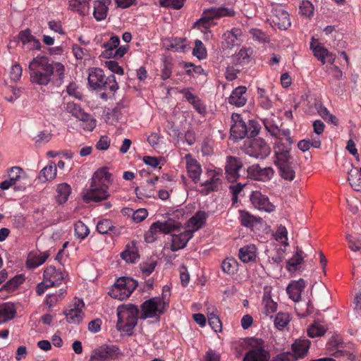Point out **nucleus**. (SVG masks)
<instances>
[{"label":"nucleus","instance_id":"13","mask_svg":"<svg viewBox=\"0 0 361 361\" xmlns=\"http://www.w3.org/2000/svg\"><path fill=\"white\" fill-rule=\"evenodd\" d=\"M243 166V162L240 158L233 156L226 157L225 174L229 182L234 183L239 178V171Z\"/></svg>","mask_w":361,"mask_h":361},{"label":"nucleus","instance_id":"60","mask_svg":"<svg viewBox=\"0 0 361 361\" xmlns=\"http://www.w3.org/2000/svg\"><path fill=\"white\" fill-rule=\"evenodd\" d=\"M208 322L209 326L215 332L221 331V322L220 319L214 312L208 314Z\"/></svg>","mask_w":361,"mask_h":361},{"label":"nucleus","instance_id":"39","mask_svg":"<svg viewBox=\"0 0 361 361\" xmlns=\"http://www.w3.org/2000/svg\"><path fill=\"white\" fill-rule=\"evenodd\" d=\"M71 193V188L67 183H61L57 185L56 188V199L58 203L63 204L68 199Z\"/></svg>","mask_w":361,"mask_h":361},{"label":"nucleus","instance_id":"49","mask_svg":"<svg viewBox=\"0 0 361 361\" xmlns=\"http://www.w3.org/2000/svg\"><path fill=\"white\" fill-rule=\"evenodd\" d=\"M321 146V141L319 139L310 140V139H304L298 143V147L302 152H306L310 149L311 147L314 148H319Z\"/></svg>","mask_w":361,"mask_h":361},{"label":"nucleus","instance_id":"12","mask_svg":"<svg viewBox=\"0 0 361 361\" xmlns=\"http://www.w3.org/2000/svg\"><path fill=\"white\" fill-rule=\"evenodd\" d=\"M270 20L274 26L283 30H287L291 25L288 13L278 5L272 8Z\"/></svg>","mask_w":361,"mask_h":361},{"label":"nucleus","instance_id":"2","mask_svg":"<svg viewBox=\"0 0 361 361\" xmlns=\"http://www.w3.org/2000/svg\"><path fill=\"white\" fill-rule=\"evenodd\" d=\"M88 84L93 90L115 92L118 89V84L114 75L106 77L104 71L99 68L89 69Z\"/></svg>","mask_w":361,"mask_h":361},{"label":"nucleus","instance_id":"48","mask_svg":"<svg viewBox=\"0 0 361 361\" xmlns=\"http://www.w3.org/2000/svg\"><path fill=\"white\" fill-rule=\"evenodd\" d=\"M327 329L318 322L311 324L307 329V334L311 338L322 336L326 332Z\"/></svg>","mask_w":361,"mask_h":361},{"label":"nucleus","instance_id":"8","mask_svg":"<svg viewBox=\"0 0 361 361\" xmlns=\"http://www.w3.org/2000/svg\"><path fill=\"white\" fill-rule=\"evenodd\" d=\"M166 310L164 305L160 302V297H154L142 304L140 318H155L164 314Z\"/></svg>","mask_w":361,"mask_h":361},{"label":"nucleus","instance_id":"28","mask_svg":"<svg viewBox=\"0 0 361 361\" xmlns=\"http://www.w3.org/2000/svg\"><path fill=\"white\" fill-rule=\"evenodd\" d=\"M207 219L206 212L204 211H198L188 221V231H190L192 235L201 228L205 224Z\"/></svg>","mask_w":361,"mask_h":361},{"label":"nucleus","instance_id":"54","mask_svg":"<svg viewBox=\"0 0 361 361\" xmlns=\"http://www.w3.org/2000/svg\"><path fill=\"white\" fill-rule=\"evenodd\" d=\"M290 322V316L286 312H279L274 319V325L279 329L284 328Z\"/></svg>","mask_w":361,"mask_h":361},{"label":"nucleus","instance_id":"7","mask_svg":"<svg viewBox=\"0 0 361 361\" xmlns=\"http://www.w3.org/2000/svg\"><path fill=\"white\" fill-rule=\"evenodd\" d=\"M245 152L256 159H264L270 154L271 148L264 140L258 137L245 145Z\"/></svg>","mask_w":361,"mask_h":361},{"label":"nucleus","instance_id":"15","mask_svg":"<svg viewBox=\"0 0 361 361\" xmlns=\"http://www.w3.org/2000/svg\"><path fill=\"white\" fill-rule=\"evenodd\" d=\"M247 177L259 181H268L274 174V169L270 167L262 168L259 164H253L247 169Z\"/></svg>","mask_w":361,"mask_h":361},{"label":"nucleus","instance_id":"37","mask_svg":"<svg viewBox=\"0 0 361 361\" xmlns=\"http://www.w3.org/2000/svg\"><path fill=\"white\" fill-rule=\"evenodd\" d=\"M120 43V39L117 36H112L107 42L102 45L104 50L102 53L104 58H111L113 56L115 49H116Z\"/></svg>","mask_w":361,"mask_h":361},{"label":"nucleus","instance_id":"34","mask_svg":"<svg viewBox=\"0 0 361 361\" xmlns=\"http://www.w3.org/2000/svg\"><path fill=\"white\" fill-rule=\"evenodd\" d=\"M310 342L308 339H298L292 345L294 356L296 358L303 357L308 352Z\"/></svg>","mask_w":361,"mask_h":361},{"label":"nucleus","instance_id":"31","mask_svg":"<svg viewBox=\"0 0 361 361\" xmlns=\"http://www.w3.org/2000/svg\"><path fill=\"white\" fill-rule=\"evenodd\" d=\"M242 35V32L238 28H233L231 30H227L223 35L224 44L227 49H231L238 44V37Z\"/></svg>","mask_w":361,"mask_h":361},{"label":"nucleus","instance_id":"33","mask_svg":"<svg viewBox=\"0 0 361 361\" xmlns=\"http://www.w3.org/2000/svg\"><path fill=\"white\" fill-rule=\"evenodd\" d=\"M22 169L18 166L12 167L9 172V178L5 180L0 183V188L1 190H8L20 179Z\"/></svg>","mask_w":361,"mask_h":361},{"label":"nucleus","instance_id":"42","mask_svg":"<svg viewBox=\"0 0 361 361\" xmlns=\"http://www.w3.org/2000/svg\"><path fill=\"white\" fill-rule=\"evenodd\" d=\"M16 314L13 305L5 303L0 306V324L12 319Z\"/></svg>","mask_w":361,"mask_h":361},{"label":"nucleus","instance_id":"25","mask_svg":"<svg viewBox=\"0 0 361 361\" xmlns=\"http://www.w3.org/2000/svg\"><path fill=\"white\" fill-rule=\"evenodd\" d=\"M262 313L266 317H272L273 314L277 310V303L273 300L271 291L266 288L262 298Z\"/></svg>","mask_w":361,"mask_h":361},{"label":"nucleus","instance_id":"3","mask_svg":"<svg viewBox=\"0 0 361 361\" xmlns=\"http://www.w3.org/2000/svg\"><path fill=\"white\" fill-rule=\"evenodd\" d=\"M183 215V213L181 211H177L174 217H169L164 221L154 222L145 233V240L147 243H152L156 240L157 233L169 234L172 231L179 230L181 223L176 218Z\"/></svg>","mask_w":361,"mask_h":361},{"label":"nucleus","instance_id":"57","mask_svg":"<svg viewBox=\"0 0 361 361\" xmlns=\"http://www.w3.org/2000/svg\"><path fill=\"white\" fill-rule=\"evenodd\" d=\"M51 139V134L47 131H40L33 138L35 145L37 147H41L49 142Z\"/></svg>","mask_w":361,"mask_h":361},{"label":"nucleus","instance_id":"1","mask_svg":"<svg viewBox=\"0 0 361 361\" xmlns=\"http://www.w3.org/2000/svg\"><path fill=\"white\" fill-rule=\"evenodd\" d=\"M30 82L39 86H47L50 82L61 85L65 73L64 66L57 61L49 62L47 57L38 55L28 66Z\"/></svg>","mask_w":361,"mask_h":361},{"label":"nucleus","instance_id":"14","mask_svg":"<svg viewBox=\"0 0 361 361\" xmlns=\"http://www.w3.org/2000/svg\"><path fill=\"white\" fill-rule=\"evenodd\" d=\"M109 195L108 187H100L90 184V188L83 193L82 199L86 203L91 202H99L106 200Z\"/></svg>","mask_w":361,"mask_h":361},{"label":"nucleus","instance_id":"21","mask_svg":"<svg viewBox=\"0 0 361 361\" xmlns=\"http://www.w3.org/2000/svg\"><path fill=\"white\" fill-rule=\"evenodd\" d=\"M192 236V233L187 230L178 235H173L171 236L170 250L172 252H176L184 248Z\"/></svg>","mask_w":361,"mask_h":361},{"label":"nucleus","instance_id":"46","mask_svg":"<svg viewBox=\"0 0 361 361\" xmlns=\"http://www.w3.org/2000/svg\"><path fill=\"white\" fill-rule=\"evenodd\" d=\"M311 49L313 51L314 56L322 62V64L326 63L325 59L326 57L331 56V54L329 52V51L324 47L322 44H317L314 46L312 43L310 45Z\"/></svg>","mask_w":361,"mask_h":361},{"label":"nucleus","instance_id":"45","mask_svg":"<svg viewBox=\"0 0 361 361\" xmlns=\"http://www.w3.org/2000/svg\"><path fill=\"white\" fill-rule=\"evenodd\" d=\"M97 231L101 234H107L109 231L116 234L118 230L109 219H102L97 224Z\"/></svg>","mask_w":361,"mask_h":361},{"label":"nucleus","instance_id":"35","mask_svg":"<svg viewBox=\"0 0 361 361\" xmlns=\"http://www.w3.org/2000/svg\"><path fill=\"white\" fill-rule=\"evenodd\" d=\"M49 254L47 252L37 253H30L27 259V266L30 269H35L43 264L47 259L49 257Z\"/></svg>","mask_w":361,"mask_h":361},{"label":"nucleus","instance_id":"61","mask_svg":"<svg viewBox=\"0 0 361 361\" xmlns=\"http://www.w3.org/2000/svg\"><path fill=\"white\" fill-rule=\"evenodd\" d=\"M184 0H160L159 4L163 7L179 9L183 6Z\"/></svg>","mask_w":361,"mask_h":361},{"label":"nucleus","instance_id":"58","mask_svg":"<svg viewBox=\"0 0 361 361\" xmlns=\"http://www.w3.org/2000/svg\"><path fill=\"white\" fill-rule=\"evenodd\" d=\"M192 54L199 59H203L207 57V51L201 40H195Z\"/></svg>","mask_w":361,"mask_h":361},{"label":"nucleus","instance_id":"47","mask_svg":"<svg viewBox=\"0 0 361 361\" xmlns=\"http://www.w3.org/2000/svg\"><path fill=\"white\" fill-rule=\"evenodd\" d=\"M303 252L298 250L296 253L287 262L286 267L288 271H297L298 266L303 261Z\"/></svg>","mask_w":361,"mask_h":361},{"label":"nucleus","instance_id":"23","mask_svg":"<svg viewBox=\"0 0 361 361\" xmlns=\"http://www.w3.org/2000/svg\"><path fill=\"white\" fill-rule=\"evenodd\" d=\"M111 0H97L93 3V16L97 21L104 20L108 13Z\"/></svg>","mask_w":361,"mask_h":361},{"label":"nucleus","instance_id":"43","mask_svg":"<svg viewBox=\"0 0 361 361\" xmlns=\"http://www.w3.org/2000/svg\"><path fill=\"white\" fill-rule=\"evenodd\" d=\"M348 174V180L352 188L355 191H361V174L358 169H351Z\"/></svg>","mask_w":361,"mask_h":361},{"label":"nucleus","instance_id":"29","mask_svg":"<svg viewBox=\"0 0 361 361\" xmlns=\"http://www.w3.org/2000/svg\"><path fill=\"white\" fill-rule=\"evenodd\" d=\"M43 276L44 280L54 282V286H55L65 278V274L61 270L56 269L54 267L50 266L44 271Z\"/></svg>","mask_w":361,"mask_h":361},{"label":"nucleus","instance_id":"24","mask_svg":"<svg viewBox=\"0 0 361 361\" xmlns=\"http://www.w3.org/2000/svg\"><path fill=\"white\" fill-rule=\"evenodd\" d=\"M247 89L245 86H238L233 90L228 97V103L235 106H243L247 102Z\"/></svg>","mask_w":361,"mask_h":361},{"label":"nucleus","instance_id":"55","mask_svg":"<svg viewBox=\"0 0 361 361\" xmlns=\"http://www.w3.org/2000/svg\"><path fill=\"white\" fill-rule=\"evenodd\" d=\"M299 10L301 15L306 17H311L314 14V6L312 4L307 0H302L299 6Z\"/></svg>","mask_w":361,"mask_h":361},{"label":"nucleus","instance_id":"40","mask_svg":"<svg viewBox=\"0 0 361 361\" xmlns=\"http://www.w3.org/2000/svg\"><path fill=\"white\" fill-rule=\"evenodd\" d=\"M264 126L267 130L274 137L277 138V140H283L290 136L289 130H281L277 126L270 123L269 122L264 123Z\"/></svg>","mask_w":361,"mask_h":361},{"label":"nucleus","instance_id":"38","mask_svg":"<svg viewBox=\"0 0 361 361\" xmlns=\"http://www.w3.org/2000/svg\"><path fill=\"white\" fill-rule=\"evenodd\" d=\"M69 8L71 11L85 16L90 10L89 1L88 0H71L69 1Z\"/></svg>","mask_w":361,"mask_h":361},{"label":"nucleus","instance_id":"62","mask_svg":"<svg viewBox=\"0 0 361 361\" xmlns=\"http://www.w3.org/2000/svg\"><path fill=\"white\" fill-rule=\"evenodd\" d=\"M23 69L19 63L13 64L10 71V78L13 81H18L22 76Z\"/></svg>","mask_w":361,"mask_h":361},{"label":"nucleus","instance_id":"64","mask_svg":"<svg viewBox=\"0 0 361 361\" xmlns=\"http://www.w3.org/2000/svg\"><path fill=\"white\" fill-rule=\"evenodd\" d=\"M251 34L255 39L258 40L261 42H268L269 41V36L258 29H252L251 30Z\"/></svg>","mask_w":361,"mask_h":361},{"label":"nucleus","instance_id":"50","mask_svg":"<svg viewBox=\"0 0 361 361\" xmlns=\"http://www.w3.org/2000/svg\"><path fill=\"white\" fill-rule=\"evenodd\" d=\"M261 126L259 123L255 120H250L246 123V137L252 138L256 137L259 133Z\"/></svg>","mask_w":361,"mask_h":361},{"label":"nucleus","instance_id":"27","mask_svg":"<svg viewBox=\"0 0 361 361\" xmlns=\"http://www.w3.org/2000/svg\"><path fill=\"white\" fill-rule=\"evenodd\" d=\"M243 361H270V355L268 351L259 346L247 352Z\"/></svg>","mask_w":361,"mask_h":361},{"label":"nucleus","instance_id":"18","mask_svg":"<svg viewBox=\"0 0 361 361\" xmlns=\"http://www.w3.org/2000/svg\"><path fill=\"white\" fill-rule=\"evenodd\" d=\"M274 164L277 166L282 178L288 181L293 180L295 177V168L297 165L295 159L279 162Z\"/></svg>","mask_w":361,"mask_h":361},{"label":"nucleus","instance_id":"16","mask_svg":"<svg viewBox=\"0 0 361 361\" xmlns=\"http://www.w3.org/2000/svg\"><path fill=\"white\" fill-rule=\"evenodd\" d=\"M231 136L233 140H238L246 137V123L243 120L240 114H233L231 116Z\"/></svg>","mask_w":361,"mask_h":361},{"label":"nucleus","instance_id":"5","mask_svg":"<svg viewBox=\"0 0 361 361\" xmlns=\"http://www.w3.org/2000/svg\"><path fill=\"white\" fill-rule=\"evenodd\" d=\"M137 286V283L130 277L118 279L110 289L109 294L113 298L120 300L128 298Z\"/></svg>","mask_w":361,"mask_h":361},{"label":"nucleus","instance_id":"30","mask_svg":"<svg viewBox=\"0 0 361 361\" xmlns=\"http://www.w3.org/2000/svg\"><path fill=\"white\" fill-rule=\"evenodd\" d=\"M56 165L53 161H51L39 171L37 178L42 183L50 181L56 178Z\"/></svg>","mask_w":361,"mask_h":361},{"label":"nucleus","instance_id":"26","mask_svg":"<svg viewBox=\"0 0 361 361\" xmlns=\"http://www.w3.org/2000/svg\"><path fill=\"white\" fill-rule=\"evenodd\" d=\"M305 286V282L302 279L293 281L286 288V292L289 298L294 302H298L301 298V293Z\"/></svg>","mask_w":361,"mask_h":361},{"label":"nucleus","instance_id":"52","mask_svg":"<svg viewBox=\"0 0 361 361\" xmlns=\"http://www.w3.org/2000/svg\"><path fill=\"white\" fill-rule=\"evenodd\" d=\"M89 233V228L82 221H78L75 224V235L78 238L83 240Z\"/></svg>","mask_w":361,"mask_h":361},{"label":"nucleus","instance_id":"6","mask_svg":"<svg viewBox=\"0 0 361 361\" xmlns=\"http://www.w3.org/2000/svg\"><path fill=\"white\" fill-rule=\"evenodd\" d=\"M293 142L290 136L275 142L274 146V164L294 159L291 154Z\"/></svg>","mask_w":361,"mask_h":361},{"label":"nucleus","instance_id":"32","mask_svg":"<svg viewBox=\"0 0 361 361\" xmlns=\"http://www.w3.org/2000/svg\"><path fill=\"white\" fill-rule=\"evenodd\" d=\"M238 257L245 263L255 261L257 257L255 245L250 244L241 247L239 250Z\"/></svg>","mask_w":361,"mask_h":361},{"label":"nucleus","instance_id":"10","mask_svg":"<svg viewBox=\"0 0 361 361\" xmlns=\"http://www.w3.org/2000/svg\"><path fill=\"white\" fill-rule=\"evenodd\" d=\"M85 304L82 300H78L70 305L64 311L63 314L68 323L79 324L83 320L84 312L82 309Z\"/></svg>","mask_w":361,"mask_h":361},{"label":"nucleus","instance_id":"44","mask_svg":"<svg viewBox=\"0 0 361 361\" xmlns=\"http://www.w3.org/2000/svg\"><path fill=\"white\" fill-rule=\"evenodd\" d=\"M238 263L234 258H226L221 263L222 271L228 274L233 275L238 271Z\"/></svg>","mask_w":361,"mask_h":361},{"label":"nucleus","instance_id":"51","mask_svg":"<svg viewBox=\"0 0 361 361\" xmlns=\"http://www.w3.org/2000/svg\"><path fill=\"white\" fill-rule=\"evenodd\" d=\"M66 110L78 120H80L85 114L80 106L74 102H68L66 104Z\"/></svg>","mask_w":361,"mask_h":361},{"label":"nucleus","instance_id":"53","mask_svg":"<svg viewBox=\"0 0 361 361\" xmlns=\"http://www.w3.org/2000/svg\"><path fill=\"white\" fill-rule=\"evenodd\" d=\"M24 281V278L22 275H18L7 281L3 286L2 289L7 291L13 290L18 287Z\"/></svg>","mask_w":361,"mask_h":361},{"label":"nucleus","instance_id":"41","mask_svg":"<svg viewBox=\"0 0 361 361\" xmlns=\"http://www.w3.org/2000/svg\"><path fill=\"white\" fill-rule=\"evenodd\" d=\"M240 223L243 226L248 228L252 227L256 224H259L262 221L261 218H257L251 215L249 212L240 210L239 212Z\"/></svg>","mask_w":361,"mask_h":361},{"label":"nucleus","instance_id":"20","mask_svg":"<svg viewBox=\"0 0 361 361\" xmlns=\"http://www.w3.org/2000/svg\"><path fill=\"white\" fill-rule=\"evenodd\" d=\"M206 175L207 179L202 183V185L208 191H217L222 184L221 173L216 170L209 169L206 171Z\"/></svg>","mask_w":361,"mask_h":361},{"label":"nucleus","instance_id":"59","mask_svg":"<svg viewBox=\"0 0 361 361\" xmlns=\"http://www.w3.org/2000/svg\"><path fill=\"white\" fill-rule=\"evenodd\" d=\"M80 121L82 122V128L86 130L92 131L96 126V120L87 113Z\"/></svg>","mask_w":361,"mask_h":361},{"label":"nucleus","instance_id":"22","mask_svg":"<svg viewBox=\"0 0 361 361\" xmlns=\"http://www.w3.org/2000/svg\"><path fill=\"white\" fill-rule=\"evenodd\" d=\"M112 175L108 171L107 168H101L98 169L92 176L90 184L97 186H106L109 188V183H111Z\"/></svg>","mask_w":361,"mask_h":361},{"label":"nucleus","instance_id":"36","mask_svg":"<svg viewBox=\"0 0 361 361\" xmlns=\"http://www.w3.org/2000/svg\"><path fill=\"white\" fill-rule=\"evenodd\" d=\"M121 257L126 262L134 263L139 258L137 249L135 244H127L125 250L121 253Z\"/></svg>","mask_w":361,"mask_h":361},{"label":"nucleus","instance_id":"4","mask_svg":"<svg viewBox=\"0 0 361 361\" xmlns=\"http://www.w3.org/2000/svg\"><path fill=\"white\" fill-rule=\"evenodd\" d=\"M138 312L137 307L134 305L119 307L117 310V329L128 335H130L133 329L137 325Z\"/></svg>","mask_w":361,"mask_h":361},{"label":"nucleus","instance_id":"9","mask_svg":"<svg viewBox=\"0 0 361 361\" xmlns=\"http://www.w3.org/2000/svg\"><path fill=\"white\" fill-rule=\"evenodd\" d=\"M235 14V11L224 6L212 7L205 9L203 11L202 18L197 21V24H202L205 27L209 25L210 21L214 19L220 18L225 16L232 17Z\"/></svg>","mask_w":361,"mask_h":361},{"label":"nucleus","instance_id":"11","mask_svg":"<svg viewBox=\"0 0 361 361\" xmlns=\"http://www.w3.org/2000/svg\"><path fill=\"white\" fill-rule=\"evenodd\" d=\"M119 353V348L116 345H103L92 351L90 361H104L109 359H115Z\"/></svg>","mask_w":361,"mask_h":361},{"label":"nucleus","instance_id":"19","mask_svg":"<svg viewBox=\"0 0 361 361\" xmlns=\"http://www.w3.org/2000/svg\"><path fill=\"white\" fill-rule=\"evenodd\" d=\"M185 159L186 161V168L189 177L194 183H197L200 180L202 174L201 165L190 154H185Z\"/></svg>","mask_w":361,"mask_h":361},{"label":"nucleus","instance_id":"56","mask_svg":"<svg viewBox=\"0 0 361 361\" xmlns=\"http://www.w3.org/2000/svg\"><path fill=\"white\" fill-rule=\"evenodd\" d=\"M312 306L310 302L298 304L295 307L297 314L300 317H305L312 313Z\"/></svg>","mask_w":361,"mask_h":361},{"label":"nucleus","instance_id":"63","mask_svg":"<svg viewBox=\"0 0 361 361\" xmlns=\"http://www.w3.org/2000/svg\"><path fill=\"white\" fill-rule=\"evenodd\" d=\"M148 215L147 209L141 208L135 211L133 214L132 219L134 222L140 223Z\"/></svg>","mask_w":361,"mask_h":361},{"label":"nucleus","instance_id":"17","mask_svg":"<svg viewBox=\"0 0 361 361\" xmlns=\"http://www.w3.org/2000/svg\"><path fill=\"white\" fill-rule=\"evenodd\" d=\"M250 197L252 205L256 209L267 212H271L274 210V206L269 202V198L260 192H252Z\"/></svg>","mask_w":361,"mask_h":361}]
</instances>
